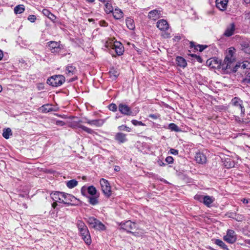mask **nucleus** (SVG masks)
<instances>
[{
	"mask_svg": "<svg viewBox=\"0 0 250 250\" xmlns=\"http://www.w3.org/2000/svg\"><path fill=\"white\" fill-rule=\"evenodd\" d=\"M87 222L92 228L96 230L103 231L106 229L104 225L94 217H88L87 219Z\"/></svg>",
	"mask_w": 250,
	"mask_h": 250,
	"instance_id": "obj_2",
	"label": "nucleus"
},
{
	"mask_svg": "<svg viewBox=\"0 0 250 250\" xmlns=\"http://www.w3.org/2000/svg\"><path fill=\"white\" fill-rule=\"evenodd\" d=\"M65 82V78L63 75H54L49 79L47 81V83L53 86H59L61 85Z\"/></svg>",
	"mask_w": 250,
	"mask_h": 250,
	"instance_id": "obj_4",
	"label": "nucleus"
},
{
	"mask_svg": "<svg viewBox=\"0 0 250 250\" xmlns=\"http://www.w3.org/2000/svg\"><path fill=\"white\" fill-rule=\"evenodd\" d=\"M248 83H250V75L249 76V78H248Z\"/></svg>",
	"mask_w": 250,
	"mask_h": 250,
	"instance_id": "obj_62",
	"label": "nucleus"
},
{
	"mask_svg": "<svg viewBox=\"0 0 250 250\" xmlns=\"http://www.w3.org/2000/svg\"><path fill=\"white\" fill-rule=\"evenodd\" d=\"M79 232L85 243L87 245H90L91 243V239L87 227L79 230Z\"/></svg>",
	"mask_w": 250,
	"mask_h": 250,
	"instance_id": "obj_10",
	"label": "nucleus"
},
{
	"mask_svg": "<svg viewBox=\"0 0 250 250\" xmlns=\"http://www.w3.org/2000/svg\"><path fill=\"white\" fill-rule=\"evenodd\" d=\"M87 190V188L85 187H83L81 188V193L83 195H84L85 192Z\"/></svg>",
	"mask_w": 250,
	"mask_h": 250,
	"instance_id": "obj_53",
	"label": "nucleus"
},
{
	"mask_svg": "<svg viewBox=\"0 0 250 250\" xmlns=\"http://www.w3.org/2000/svg\"><path fill=\"white\" fill-rule=\"evenodd\" d=\"M87 2H93L95 0H86Z\"/></svg>",
	"mask_w": 250,
	"mask_h": 250,
	"instance_id": "obj_61",
	"label": "nucleus"
},
{
	"mask_svg": "<svg viewBox=\"0 0 250 250\" xmlns=\"http://www.w3.org/2000/svg\"><path fill=\"white\" fill-rule=\"evenodd\" d=\"M63 198L62 199V203L68 205H73L75 204L77 199L72 195L64 192Z\"/></svg>",
	"mask_w": 250,
	"mask_h": 250,
	"instance_id": "obj_9",
	"label": "nucleus"
},
{
	"mask_svg": "<svg viewBox=\"0 0 250 250\" xmlns=\"http://www.w3.org/2000/svg\"><path fill=\"white\" fill-rule=\"evenodd\" d=\"M87 191L91 196L95 195L97 193V190L96 188L93 186H89L87 188Z\"/></svg>",
	"mask_w": 250,
	"mask_h": 250,
	"instance_id": "obj_35",
	"label": "nucleus"
},
{
	"mask_svg": "<svg viewBox=\"0 0 250 250\" xmlns=\"http://www.w3.org/2000/svg\"><path fill=\"white\" fill-rule=\"evenodd\" d=\"M109 77L112 80H115L119 76V72L114 69H111L109 72Z\"/></svg>",
	"mask_w": 250,
	"mask_h": 250,
	"instance_id": "obj_30",
	"label": "nucleus"
},
{
	"mask_svg": "<svg viewBox=\"0 0 250 250\" xmlns=\"http://www.w3.org/2000/svg\"><path fill=\"white\" fill-rule=\"evenodd\" d=\"M166 161L168 163V164H172L173 162V158H172V157L171 156H167L166 158Z\"/></svg>",
	"mask_w": 250,
	"mask_h": 250,
	"instance_id": "obj_48",
	"label": "nucleus"
},
{
	"mask_svg": "<svg viewBox=\"0 0 250 250\" xmlns=\"http://www.w3.org/2000/svg\"><path fill=\"white\" fill-rule=\"evenodd\" d=\"M100 183L104 194L109 197L111 194V188L108 181L102 178L100 180Z\"/></svg>",
	"mask_w": 250,
	"mask_h": 250,
	"instance_id": "obj_5",
	"label": "nucleus"
},
{
	"mask_svg": "<svg viewBox=\"0 0 250 250\" xmlns=\"http://www.w3.org/2000/svg\"><path fill=\"white\" fill-rule=\"evenodd\" d=\"M12 131L11 129L9 128L4 129L3 131L2 136L3 137L7 139L9 138L10 135H12Z\"/></svg>",
	"mask_w": 250,
	"mask_h": 250,
	"instance_id": "obj_33",
	"label": "nucleus"
},
{
	"mask_svg": "<svg viewBox=\"0 0 250 250\" xmlns=\"http://www.w3.org/2000/svg\"><path fill=\"white\" fill-rule=\"evenodd\" d=\"M78 182L75 179H72L66 182V186L69 188H73L78 185Z\"/></svg>",
	"mask_w": 250,
	"mask_h": 250,
	"instance_id": "obj_27",
	"label": "nucleus"
},
{
	"mask_svg": "<svg viewBox=\"0 0 250 250\" xmlns=\"http://www.w3.org/2000/svg\"><path fill=\"white\" fill-rule=\"evenodd\" d=\"M223 239L227 242L233 244L236 241L237 238L234 231L232 229H228L227 234L224 236Z\"/></svg>",
	"mask_w": 250,
	"mask_h": 250,
	"instance_id": "obj_7",
	"label": "nucleus"
},
{
	"mask_svg": "<svg viewBox=\"0 0 250 250\" xmlns=\"http://www.w3.org/2000/svg\"><path fill=\"white\" fill-rule=\"evenodd\" d=\"M104 10L106 13H109L113 11V8L111 4L108 2H107L105 4Z\"/></svg>",
	"mask_w": 250,
	"mask_h": 250,
	"instance_id": "obj_37",
	"label": "nucleus"
},
{
	"mask_svg": "<svg viewBox=\"0 0 250 250\" xmlns=\"http://www.w3.org/2000/svg\"><path fill=\"white\" fill-rule=\"evenodd\" d=\"M235 120L239 123H240L242 122L241 119L240 118V117H235Z\"/></svg>",
	"mask_w": 250,
	"mask_h": 250,
	"instance_id": "obj_58",
	"label": "nucleus"
},
{
	"mask_svg": "<svg viewBox=\"0 0 250 250\" xmlns=\"http://www.w3.org/2000/svg\"><path fill=\"white\" fill-rule=\"evenodd\" d=\"M107 48H110L112 50H114L116 55L121 56L123 54L124 52V47L123 44L119 42H107L105 44Z\"/></svg>",
	"mask_w": 250,
	"mask_h": 250,
	"instance_id": "obj_3",
	"label": "nucleus"
},
{
	"mask_svg": "<svg viewBox=\"0 0 250 250\" xmlns=\"http://www.w3.org/2000/svg\"><path fill=\"white\" fill-rule=\"evenodd\" d=\"M176 62L177 65L180 67L185 68L187 66V62L186 60L182 57H177L176 59Z\"/></svg>",
	"mask_w": 250,
	"mask_h": 250,
	"instance_id": "obj_21",
	"label": "nucleus"
},
{
	"mask_svg": "<svg viewBox=\"0 0 250 250\" xmlns=\"http://www.w3.org/2000/svg\"><path fill=\"white\" fill-rule=\"evenodd\" d=\"M118 108L119 111L125 115H131L132 113L130 107L125 104H120Z\"/></svg>",
	"mask_w": 250,
	"mask_h": 250,
	"instance_id": "obj_12",
	"label": "nucleus"
},
{
	"mask_svg": "<svg viewBox=\"0 0 250 250\" xmlns=\"http://www.w3.org/2000/svg\"><path fill=\"white\" fill-rule=\"evenodd\" d=\"M98 197V196H97V197H96V196L89 197L88 198L89 203L93 206L97 205L99 203Z\"/></svg>",
	"mask_w": 250,
	"mask_h": 250,
	"instance_id": "obj_32",
	"label": "nucleus"
},
{
	"mask_svg": "<svg viewBox=\"0 0 250 250\" xmlns=\"http://www.w3.org/2000/svg\"><path fill=\"white\" fill-rule=\"evenodd\" d=\"M132 124L134 125H145V124L141 121H138L136 120H132L131 121Z\"/></svg>",
	"mask_w": 250,
	"mask_h": 250,
	"instance_id": "obj_44",
	"label": "nucleus"
},
{
	"mask_svg": "<svg viewBox=\"0 0 250 250\" xmlns=\"http://www.w3.org/2000/svg\"><path fill=\"white\" fill-rule=\"evenodd\" d=\"M115 139L120 143H124L127 141L126 135L121 132L116 133L115 136Z\"/></svg>",
	"mask_w": 250,
	"mask_h": 250,
	"instance_id": "obj_20",
	"label": "nucleus"
},
{
	"mask_svg": "<svg viewBox=\"0 0 250 250\" xmlns=\"http://www.w3.org/2000/svg\"><path fill=\"white\" fill-rule=\"evenodd\" d=\"M78 127L82 129L83 131L86 132L88 133L93 134V133H95V132L92 129H91V128H89L88 127H87L84 125H78Z\"/></svg>",
	"mask_w": 250,
	"mask_h": 250,
	"instance_id": "obj_39",
	"label": "nucleus"
},
{
	"mask_svg": "<svg viewBox=\"0 0 250 250\" xmlns=\"http://www.w3.org/2000/svg\"><path fill=\"white\" fill-rule=\"evenodd\" d=\"M147 16L150 20L156 21L162 17L161 11L158 9L151 10L148 13Z\"/></svg>",
	"mask_w": 250,
	"mask_h": 250,
	"instance_id": "obj_14",
	"label": "nucleus"
},
{
	"mask_svg": "<svg viewBox=\"0 0 250 250\" xmlns=\"http://www.w3.org/2000/svg\"><path fill=\"white\" fill-rule=\"evenodd\" d=\"M234 30L235 25L234 23H231L229 27H227L224 33V35L227 37H230L234 34Z\"/></svg>",
	"mask_w": 250,
	"mask_h": 250,
	"instance_id": "obj_23",
	"label": "nucleus"
},
{
	"mask_svg": "<svg viewBox=\"0 0 250 250\" xmlns=\"http://www.w3.org/2000/svg\"><path fill=\"white\" fill-rule=\"evenodd\" d=\"M246 18H248L249 19L250 18V14H247Z\"/></svg>",
	"mask_w": 250,
	"mask_h": 250,
	"instance_id": "obj_63",
	"label": "nucleus"
},
{
	"mask_svg": "<svg viewBox=\"0 0 250 250\" xmlns=\"http://www.w3.org/2000/svg\"><path fill=\"white\" fill-rule=\"evenodd\" d=\"M120 225L121 229L129 232H132V230H135L136 228V224L130 220L125 223H121Z\"/></svg>",
	"mask_w": 250,
	"mask_h": 250,
	"instance_id": "obj_8",
	"label": "nucleus"
},
{
	"mask_svg": "<svg viewBox=\"0 0 250 250\" xmlns=\"http://www.w3.org/2000/svg\"><path fill=\"white\" fill-rule=\"evenodd\" d=\"M3 56V52L0 50V60L2 59Z\"/></svg>",
	"mask_w": 250,
	"mask_h": 250,
	"instance_id": "obj_59",
	"label": "nucleus"
},
{
	"mask_svg": "<svg viewBox=\"0 0 250 250\" xmlns=\"http://www.w3.org/2000/svg\"><path fill=\"white\" fill-rule=\"evenodd\" d=\"M239 67L244 69H250V62L248 61H244L242 62H238L236 63L234 67H233L231 72H236Z\"/></svg>",
	"mask_w": 250,
	"mask_h": 250,
	"instance_id": "obj_13",
	"label": "nucleus"
},
{
	"mask_svg": "<svg viewBox=\"0 0 250 250\" xmlns=\"http://www.w3.org/2000/svg\"><path fill=\"white\" fill-rule=\"evenodd\" d=\"M112 13H113V17L116 19H120L123 17V13L119 9H115Z\"/></svg>",
	"mask_w": 250,
	"mask_h": 250,
	"instance_id": "obj_26",
	"label": "nucleus"
},
{
	"mask_svg": "<svg viewBox=\"0 0 250 250\" xmlns=\"http://www.w3.org/2000/svg\"><path fill=\"white\" fill-rule=\"evenodd\" d=\"M76 224L79 231L87 228V226L85 225L84 223L81 220H78Z\"/></svg>",
	"mask_w": 250,
	"mask_h": 250,
	"instance_id": "obj_38",
	"label": "nucleus"
},
{
	"mask_svg": "<svg viewBox=\"0 0 250 250\" xmlns=\"http://www.w3.org/2000/svg\"><path fill=\"white\" fill-rule=\"evenodd\" d=\"M63 195L64 192L56 191L51 194V197L54 201L62 203V199L63 198Z\"/></svg>",
	"mask_w": 250,
	"mask_h": 250,
	"instance_id": "obj_17",
	"label": "nucleus"
},
{
	"mask_svg": "<svg viewBox=\"0 0 250 250\" xmlns=\"http://www.w3.org/2000/svg\"><path fill=\"white\" fill-rule=\"evenodd\" d=\"M241 201L244 204L247 205L248 207H250V199L244 198Z\"/></svg>",
	"mask_w": 250,
	"mask_h": 250,
	"instance_id": "obj_47",
	"label": "nucleus"
},
{
	"mask_svg": "<svg viewBox=\"0 0 250 250\" xmlns=\"http://www.w3.org/2000/svg\"><path fill=\"white\" fill-rule=\"evenodd\" d=\"M214 198L212 196L206 195L204 197L203 203L207 207H209L210 205L214 201Z\"/></svg>",
	"mask_w": 250,
	"mask_h": 250,
	"instance_id": "obj_22",
	"label": "nucleus"
},
{
	"mask_svg": "<svg viewBox=\"0 0 250 250\" xmlns=\"http://www.w3.org/2000/svg\"><path fill=\"white\" fill-rule=\"evenodd\" d=\"M165 38H168L170 37V34L168 33H166L163 35Z\"/></svg>",
	"mask_w": 250,
	"mask_h": 250,
	"instance_id": "obj_56",
	"label": "nucleus"
},
{
	"mask_svg": "<svg viewBox=\"0 0 250 250\" xmlns=\"http://www.w3.org/2000/svg\"><path fill=\"white\" fill-rule=\"evenodd\" d=\"M158 163L160 166H165L166 164L161 160L158 161Z\"/></svg>",
	"mask_w": 250,
	"mask_h": 250,
	"instance_id": "obj_55",
	"label": "nucleus"
},
{
	"mask_svg": "<svg viewBox=\"0 0 250 250\" xmlns=\"http://www.w3.org/2000/svg\"><path fill=\"white\" fill-rule=\"evenodd\" d=\"M28 20L31 22H34L36 20V17L33 15H29L28 17Z\"/></svg>",
	"mask_w": 250,
	"mask_h": 250,
	"instance_id": "obj_46",
	"label": "nucleus"
},
{
	"mask_svg": "<svg viewBox=\"0 0 250 250\" xmlns=\"http://www.w3.org/2000/svg\"><path fill=\"white\" fill-rule=\"evenodd\" d=\"M224 165L227 168H229L234 166V163L230 159H227L225 161Z\"/></svg>",
	"mask_w": 250,
	"mask_h": 250,
	"instance_id": "obj_36",
	"label": "nucleus"
},
{
	"mask_svg": "<svg viewBox=\"0 0 250 250\" xmlns=\"http://www.w3.org/2000/svg\"><path fill=\"white\" fill-rule=\"evenodd\" d=\"M125 21L126 26L128 29L130 30H133L134 28L135 25L134 24V21L132 19L127 18L126 19Z\"/></svg>",
	"mask_w": 250,
	"mask_h": 250,
	"instance_id": "obj_29",
	"label": "nucleus"
},
{
	"mask_svg": "<svg viewBox=\"0 0 250 250\" xmlns=\"http://www.w3.org/2000/svg\"><path fill=\"white\" fill-rule=\"evenodd\" d=\"M118 129L120 131H126L128 132H130L131 129L125 125H122L118 127Z\"/></svg>",
	"mask_w": 250,
	"mask_h": 250,
	"instance_id": "obj_42",
	"label": "nucleus"
},
{
	"mask_svg": "<svg viewBox=\"0 0 250 250\" xmlns=\"http://www.w3.org/2000/svg\"><path fill=\"white\" fill-rule=\"evenodd\" d=\"M40 110H41L42 112L47 113L52 111L53 109L51 105L45 104L40 107Z\"/></svg>",
	"mask_w": 250,
	"mask_h": 250,
	"instance_id": "obj_31",
	"label": "nucleus"
},
{
	"mask_svg": "<svg viewBox=\"0 0 250 250\" xmlns=\"http://www.w3.org/2000/svg\"><path fill=\"white\" fill-rule=\"evenodd\" d=\"M24 6L22 4L16 6L14 9V13L16 14H21L24 11Z\"/></svg>",
	"mask_w": 250,
	"mask_h": 250,
	"instance_id": "obj_28",
	"label": "nucleus"
},
{
	"mask_svg": "<svg viewBox=\"0 0 250 250\" xmlns=\"http://www.w3.org/2000/svg\"><path fill=\"white\" fill-rule=\"evenodd\" d=\"M84 123H87L92 126H95L96 127H100L103 125L104 121L103 119H97V120H88L86 119Z\"/></svg>",
	"mask_w": 250,
	"mask_h": 250,
	"instance_id": "obj_16",
	"label": "nucleus"
},
{
	"mask_svg": "<svg viewBox=\"0 0 250 250\" xmlns=\"http://www.w3.org/2000/svg\"><path fill=\"white\" fill-rule=\"evenodd\" d=\"M76 72V67L72 64H68L66 67V73L69 76H72Z\"/></svg>",
	"mask_w": 250,
	"mask_h": 250,
	"instance_id": "obj_24",
	"label": "nucleus"
},
{
	"mask_svg": "<svg viewBox=\"0 0 250 250\" xmlns=\"http://www.w3.org/2000/svg\"><path fill=\"white\" fill-rule=\"evenodd\" d=\"M243 101L238 97L233 98L230 102V104L232 105L241 111V117H243L245 115V108L243 105Z\"/></svg>",
	"mask_w": 250,
	"mask_h": 250,
	"instance_id": "obj_6",
	"label": "nucleus"
},
{
	"mask_svg": "<svg viewBox=\"0 0 250 250\" xmlns=\"http://www.w3.org/2000/svg\"><path fill=\"white\" fill-rule=\"evenodd\" d=\"M169 152L171 154L175 155H178V151L174 148H171L169 150Z\"/></svg>",
	"mask_w": 250,
	"mask_h": 250,
	"instance_id": "obj_50",
	"label": "nucleus"
},
{
	"mask_svg": "<svg viewBox=\"0 0 250 250\" xmlns=\"http://www.w3.org/2000/svg\"><path fill=\"white\" fill-rule=\"evenodd\" d=\"M190 47H194L195 49H196L197 50H199L200 52H202L207 47V46L206 45L204 46V45H197L195 46L194 44V43L193 42H190Z\"/></svg>",
	"mask_w": 250,
	"mask_h": 250,
	"instance_id": "obj_34",
	"label": "nucleus"
},
{
	"mask_svg": "<svg viewBox=\"0 0 250 250\" xmlns=\"http://www.w3.org/2000/svg\"><path fill=\"white\" fill-rule=\"evenodd\" d=\"M235 49L233 47H230L226 51V57L223 62H220L219 63L217 60L213 59L212 62H216L218 64L217 67L224 70H228L229 72H231L233 67L235 65V57L234 56Z\"/></svg>",
	"mask_w": 250,
	"mask_h": 250,
	"instance_id": "obj_1",
	"label": "nucleus"
},
{
	"mask_svg": "<svg viewBox=\"0 0 250 250\" xmlns=\"http://www.w3.org/2000/svg\"><path fill=\"white\" fill-rule=\"evenodd\" d=\"M204 195L196 194L194 196V199L196 200L200 201V202H203Z\"/></svg>",
	"mask_w": 250,
	"mask_h": 250,
	"instance_id": "obj_45",
	"label": "nucleus"
},
{
	"mask_svg": "<svg viewBox=\"0 0 250 250\" xmlns=\"http://www.w3.org/2000/svg\"><path fill=\"white\" fill-rule=\"evenodd\" d=\"M168 128L171 131L178 132L180 131L179 127L174 123H170L168 125Z\"/></svg>",
	"mask_w": 250,
	"mask_h": 250,
	"instance_id": "obj_40",
	"label": "nucleus"
},
{
	"mask_svg": "<svg viewBox=\"0 0 250 250\" xmlns=\"http://www.w3.org/2000/svg\"><path fill=\"white\" fill-rule=\"evenodd\" d=\"M195 160L197 163L204 164L207 162V157L203 153L198 152L195 154Z\"/></svg>",
	"mask_w": 250,
	"mask_h": 250,
	"instance_id": "obj_15",
	"label": "nucleus"
},
{
	"mask_svg": "<svg viewBox=\"0 0 250 250\" xmlns=\"http://www.w3.org/2000/svg\"><path fill=\"white\" fill-rule=\"evenodd\" d=\"M244 1L246 3H250V0H244Z\"/></svg>",
	"mask_w": 250,
	"mask_h": 250,
	"instance_id": "obj_60",
	"label": "nucleus"
},
{
	"mask_svg": "<svg viewBox=\"0 0 250 250\" xmlns=\"http://www.w3.org/2000/svg\"><path fill=\"white\" fill-rule=\"evenodd\" d=\"M2 87L1 85H0V92L2 91Z\"/></svg>",
	"mask_w": 250,
	"mask_h": 250,
	"instance_id": "obj_64",
	"label": "nucleus"
},
{
	"mask_svg": "<svg viewBox=\"0 0 250 250\" xmlns=\"http://www.w3.org/2000/svg\"><path fill=\"white\" fill-rule=\"evenodd\" d=\"M47 44L48 47L52 53H57L59 52L61 49L60 42L55 41H50Z\"/></svg>",
	"mask_w": 250,
	"mask_h": 250,
	"instance_id": "obj_11",
	"label": "nucleus"
},
{
	"mask_svg": "<svg viewBox=\"0 0 250 250\" xmlns=\"http://www.w3.org/2000/svg\"><path fill=\"white\" fill-rule=\"evenodd\" d=\"M149 117L150 118H152L153 119H157L160 117V115L158 114H150L149 115Z\"/></svg>",
	"mask_w": 250,
	"mask_h": 250,
	"instance_id": "obj_49",
	"label": "nucleus"
},
{
	"mask_svg": "<svg viewBox=\"0 0 250 250\" xmlns=\"http://www.w3.org/2000/svg\"><path fill=\"white\" fill-rule=\"evenodd\" d=\"M216 6L221 11H224L226 9L228 0H216Z\"/></svg>",
	"mask_w": 250,
	"mask_h": 250,
	"instance_id": "obj_19",
	"label": "nucleus"
},
{
	"mask_svg": "<svg viewBox=\"0 0 250 250\" xmlns=\"http://www.w3.org/2000/svg\"><path fill=\"white\" fill-rule=\"evenodd\" d=\"M56 125L60 126H63L65 125V123L62 121H57Z\"/></svg>",
	"mask_w": 250,
	"mask_h": 250,
	"instance_id": "obj_52",
	"label": "nucleus"
},
{
	"mask_svg": "<svg viewBox=\"0 0 250 250\" xmlns=\"http://www.w3.org/2000/svg\"><path fill=\"white\" fill-rule=\"evenodd\" d=\"M57 205V202L54 201V203H52V207L53 208H55L56 207Z\"/></svg>",
	"mask_w": 250,
	"mask_h": 250,
	"instance_id": "obj_57",
	"label": "nucleus"
},
{
	"mask_svg": "<svg viewBox=\"0 0 250 250\" xmlns=\"http://www.w3.org/2000/svg\"><path fill=\"white\" fill-rule=\"evenodd\" d=\"M191 56L192 57L196 58L198 62H202V58L200 56H197L196 55H193V54H192Z\"/></svg>",
	"mask_w": 250,
	"mask_h": 250,
	"instance_id": "obj_51",
	"label": "nucleus"
},
{
	"mask_svg": "<svg viewBox=\"0 0 250 250\" xmlns=\"http://www.w3.org/2000/svg\"><path fill=\"white\" fill-rule=\"evenodd\" d=\"M108 108L110 111L116 112L117 110V106L115 104H111L109 105Z\"/></svg>",
	"mask_w": 250,
	"mask_h": 250,
	"instance_id": "obj_43",
	"label": "nucleus"
},
{
	"mask_svg": "<svg viewBox=\"0 0 250 250\" xmlns=\"http://www.w3.org/2000/svg\"><path fill=\"white\" fill-rule=\"evenodd\" d=\"M181 39V37L180 36H175L173 38V40L174 41H179V40H180Z\"/></svg>",
	"mask_w": 250,
	"mask_h": 250,
	"instance_id": "obj_54",
	"label": "nucleus"
},
{
	"mask_svg": "<svg viewBox=\"0 0 250 250\" xmlns=\"http://www.w3.org/2000/svg\"><path fill=\"white\" fill-rule=\"evenodd\" d=\"M42 12L44 16L47 17L52 21H55L56 19V16L47 9H43Z\"/></svg>",
	"mask_w": 250,
	"mask_h": 250,
	"instance_id": "obj_25",
	"label": "nucleus"
},
{
	"mask_svg": "<svg viewBox=\"0 0 250 250\" xmlns=\"http://www.w3.org/2000/svg\"><path fill=\"white\" fill-rule=\"evenodd\" d=\"M157 27L160 30L165 31L169 28V24L166 20L162 19L157 21Z\"/></svg>",
	"mask_w": 250,
	"mask_h": 250,
	"instance_id": "obj_18",
	"label": "nucleus"
},
{
	"mask_svg": "<svg viewBox=\"0 0 250 250\" xmlns=\"http://www.w3.org/2000/svg\"><path fill=\"white\" fill-rule=\"evenodd\" d=\"M215 243L224 249H227V246L221 240L216 239Z\"/></svg>",
	"mask_w": 250,
	"mask_h": 250,
	"instance_id": "obj_41",
	"label": "nucleus"
}]
</instances>
